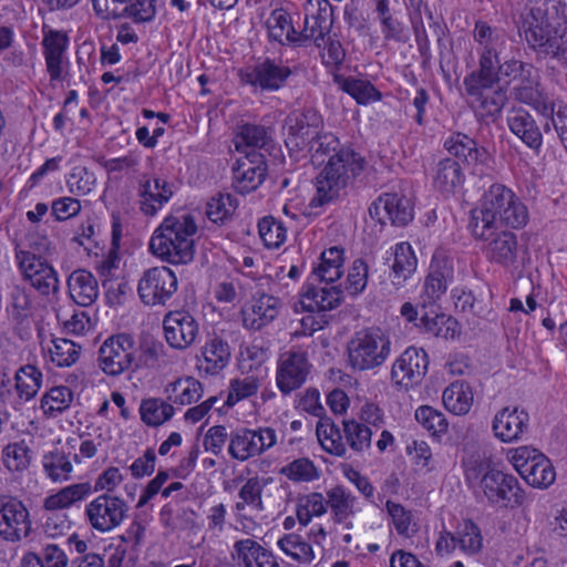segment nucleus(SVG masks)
<instances>
[{
  "instance_id": "6ab92c4d",
  "label": "nucleus",
  "mask_w": 567,
  "mask_h": 567,
  "mask_svg": "<svg viewBox=\"0 0 567 567\" xmlns=\"http://www.w3.org/2000/svg\"><path fill=\"white\" fill-rule=\"evenodd\" d=\"M30 529L29 512L17 497L0 494V537L19 542Z\"/></svg>"
},
{
  "instance_id": "dca6fc26",
  "label": "nucleus",
  "mask_w": 567,
  "mask_h": 567,
  "mask_svg": "<svg viewBox=\"0 0 567 567\" xmlns=\"http://www.w3.org/2000/svg\"><path fill=\"white\" fill-rule=\"evenodd\" d=\"M155 0H92L93 9L101 19L130 18L136 23L154 19Z\"/></svg>"
},
{
  "instance_id": "0e129e2a",
  "label": "nucleus",
  "mask_w": 567,
  "mask_h": 567,
  "mask_svg": "<svg viewBox=\"0 0 567 567\" xmlns=\"http://www.w3.org/2000/svg\"><path fill=\"white\" fill-rule=\"evenodd\" d=\"M238 497L240 498V502H237L235 505V509L237 512L244 511L246 506H249L257 512H261L264 509L262 486L257 477H251L246 481L239 489Z\"/></svg>"
},
{
  "instance_id": "473e14b6",
  "label": "nucleus",
  "mask_w": 567,
  "mask_h": 567,
  "mask_svg": "<svg viewBox=\"0 0 567 567\" xmlns=\"http://www.w3.org/2000/svg\"><path fill=\"white\" fill-rule=\"evenodd\" d=\"M203 359L199 360L198 368L204 371L206 374H217L230 361L231 350L229 343L219 336L209 337L203 349H202Z\"/></svg>"
},
{
  "instance_id": "7c9ffc66",
  "label": "nucleus",
  "mask_w": 567,
  "mask_h": 567,
  "mask_svg": "<svg viewBox=\"0 0 567 567\" xmlns=\"http://www.w3.org/2000/svg\"><path fill=\"white\" fill-rule=\"evenodd\" d=\"M453 272L452 260L443 252H435L424 282V293L430 300H436L445 293L449 282L453 279Z\"/></svg>"
},
{
  "instance_id": "bf43d9fd",
  "label": "nucleus",
  "mask_w": 567,
  "mask_h": 567,
  "mask_svg": "<svg viewBox=\"0 0 567 567\" xmlns=\"http://www.w3.org/2000/svg\"><path fill=\"white\" fill-rule=\"evenodd\" d=\"M278 546L286 555L298 563L309 564L315 558L311 545L302 540L297 534L285 535L278 540Z\"/></svg>"
},
{
  "instance_id": "ddd939ff",
  "label": "nucleus",
  "mask_w": 567,
  "mask_h": 567,
  "mask_svg": "<svg viewBox=\"0 0 567 567\" xmlns=\"http://www.w3.org/2000/svg\"><path fill=\"white\" fill-rule=\"evenodd\" d=\"M178 280L168 267H152L146 269L137 286L141 301L151 307L166 306L177 291Z\"/></svg>"
},
{
  "instance_id": "1a4fd4ad",
  "label": "nucleus",
  "mask_w": 567,
  "mask_h": 567,
  "mask_svg": "<svg viewBox=\"0 0 567 567\" xmlns=\"http://www.w3.org/2000/svg\"><path fill=\"white\" fill-rule=\"evenodd\" d=\"M137 346L134 338L127 333L111 336L104 340L97 352L99 368L107 375L117 377L130 370L136 363Z\"/></svg>"
},
{
  "instance_id": "cd10ccee",
  "label": "nucleus",
  "mask_w": 567,
  "mask_h": 567,
  "mask_svg": "<svg viewBox=\"0 0 567 567\" xmlns=\"http://www.w3.org/2000/svg\"><path fill=\"white\" fill-rule=\"evenodd\" d=\"M173 195V186L166 179L143 177L138 186L141 212L146 216H155Z\"/></svg>"
},
{
  "instance_id": "774afa93",
  "label": "nucleus",
  "mask_w": 567,
  "mask_h": 567,
  "mask_svg": "<svg viewBox=\"0 0 567 567\" xmlns=\"http://www.w3.org/2000/svg\"><path fill=\"white\" fill-rule=\"evenodd\" d=\"M543 58L556 60L561 66H567V27L553 31Z\"/></svg>"
},
{
  "instance_id": "0eeeda50",
  "label": "nucleus",
  "mask_w": 567,
  "mask_h": 567,
  "mask_svg": "<svg viewBox=\"0 0 567 567\" xmlns=\"http://www.w3.org/2000/svg\"><path fill=\"white\" fill-rule=\"evenodd\" d=\"M390 350V338L381 329L361 330L349 342V363L353 370H371L385 362Z\"/></svg>"
},
{
  "instance_id": "a878e982",
  "label": "nucleus",
  "mask_w": 567,
  "mask_h": 567,
  "mask_svg": "<svg viewBox=\"0 0 567 567\" xmlns=\"http://www.w3.org/2000/svg\"><path fill=\"white\" fill-rule=\"evenodd\" d=\"M508 130L525 146L538 154L543 146V133L535 117L523 106H513L506 116Z\"/></svg>"
},
{
  "instance_id": "423d86ee",
  "label": "nucleus",
  "mask_w": 567,
  "mask_h": 567,
  "mask_svg": "<svg viewBox=\"0 0 567 567\" xmlns=\"http://www.w3.org/2000/svg\"><path fill=\"white\" fill-rule=\"evenodd\" d=\"M534 65L515 58L501 61L495 66L497 80L489 91H483L482 95H467L468 105L475 112V115L481 120H495L497 118L507 103V91L499 85L503 79L507 84L516 82L526 72L530 71Z\"/></svg>"
},
{
  "instance_id": "4d7b16f0",
  "label": "nucleus",
  "mask_w": 567,
  "mask_h": 567,
  "mask_svg": "<svg viewBox=\"0 0 567 567\" xmlns=\"http://www.w3.org/2000/svg\"><path fill=\"white\" fill-rule=\"evenodd\" d=\"M4 466L11 472L24 471L31 462V450L24 441L9 443L2 450Z\"/></svg>"
},
{
  "instance_id": "58836bf2",
  "label": "nucleus",
  "mask_w": 567,
  "mask_h": 567,
  "mask_svg": "<svg viewBox=\"0 0 567 567\" xmlns=\"http://www.w3.org/2000/svg\"><path fill=\"white\" fill-rule=\"evenodd\" d=\"M465 176L461 165L446 157L437 162L434 168V186L443 194H453L463 186Z\"/></svg>"
},
{
  "instance_id": "a19ab883",
  "label": "nucleus",
  "mask_w": 567,
  "mask_h": 567,
  "mask_svg": "<svg viewBox=\"0 0 567 567\" xmlns=\"http://www.w3.org/2000/svg\"><path fill=\"white\" fill-rule=\"evenodd\" d=\"M347 147L348 146L340 143L339 138L333 133L322 132L320 130L305 152L309 154L313 165L320 166L324 165L333 154H339L340 150Z\"/></svg>"
},
{
  "instance_id": "13d9d810",
  "label": "nucleus",
  "mask_w": 567,
  "mask_h": 567,
  "mask_svg": "<svg viewBox=\"0 0 567 567\" xmlns=\"http://www.w3.org/2000/svg\"><path fill=\"white\" fill-rule=\"evenodd\" d=\"M327 512V501L321 493H310L299 498L296 515L302 526H307L312 516H322Z\"/></svg>"
},
{
  "instance_id": "c85d7f7f",
  "label": "nucleus",
  "mask_w": 567,
  "mask_h": 567,
  "mask_svg": "<svg viewBox=\"0 0 567 567\" xmlns=\"http://www.w3.org/2000/svg\"><path fill=\"white\" fill-rule=\"evenodd\" d=\"M280 308L281 301L277 297L261 293L243 311L244 326L251 330H260L278 317Z\"/></svg>"
},
{
  "instance_id": "72a5a7b5",
  "label": "nucleus",
  "mask_w": 567,
  "mask_h": 567,
  "mask_svg": "<svg viewBox=\"0 0 567 567\" xmlns=\"http://www.w3.org/2000/svg\"><path fill=\"white\" fill-rule=\"evenodd\" d=\"M71 299L81 307H89L97 299L99 284L92 272L74 270L66 280Z\"/></svg>"
},
{
  "instance_id": "864d4df0",
  "label": "nucleus",
  "mask_w": 567,
  "mask_h": 567,
  "mask_svg": "<svg viewBox=\"0 0 567 567\" xmlns=\"http://www.w3.org/2000/svg\"><path fill=\"white\" fill-rule=\"evenodd\" d=\"M169 386L172 392L169 399L181 405H188L198 401L204 393L202 383L192 377L178 379Z\"/></svg>"
},
{
  "instance_id": "f704fd0d",
  "label": "nucleus",
  "mask_w": 567,
  "mask_h": 567,
  "mask_svg": "<svg viewBox=\"0 0 567 567\" xmlns=\"http://www.w3.org/2000/svg\"><path fill=\"white\" fill-rule=\"evenodd\" d=\"M343 249L338 246L323 250L320 255V262L313 268L309 277L311 285L332 284L340 279L343 274Z\"/></svg>"
},
{
  "instance_id": "49530a36",
  "label": "nucleus",
  "mask_w": 567,
  "mask_h": 567,
  "mask_svg": "<svg viewBox=\"0 0 567 567\" xmlns=\"http://www.w3.org/2000/svg\"><path fill=\"white\" fill-rule=\"evenodd\" d=\"M174 412L173 405L157 398L144 399L140 405L142 421L153 427H157L171 420Z\"/></svg>"
},
{
  "instance_id": "412c9836",
  "label": "nucleus",
  "mask_w": 567,
  "mask_h": 567,
  "mask_svg": "<svg viewBox=\"0 0 567 567\" xmlns=\"http://www.w3.org/2000/svg\"><path fill=\"white\" fill-rule=\"evenodd\" d=\"M483 548L481 528L472 520H465L456 532H442L436 542V551L440 555L450 554L460 549L465 555L478 554Z\"/></svg>"
},
{
  "instance_id": "393cba45",
  "label": "nucleus",
  "mask_w": 567,
  "mask_h": 567,
  "mask_svg": "<svg viewBox=\"0 0 567 567\" xmlns=\"http://www.w3.org/2000/svg\"><path fill=\"white\" fill-rule=\"evenodd\" d=\"M444 147L451 155L473 167V174H483L484 167L491 161V154L484 146H480L475 140L460 132L447 137Z\"/></svg>"
},
{
  "instance_id": "f3484780",
  "label": "nucleus",
  "mask_w": 567,
  "mask_h": 567,
  "mask_svg": "<svg viewBox=\"0 0 567 567\" xmlns=\"http://www.w3.org/2000/svg\"><path fill=\"white\" fill-rule=\"evenodd\" d=\"M511 95L516 102L533 107L542 115L554 113V103L546 94L540 73L535 66L514 83Z\"/></svg>"
},
{
  "instance_id": "a211bd4d",
  "label": "nucleus",
  "mask_w": 567,
  "mask_h": 567,
  "mask_svg": "<svg viewBox=\"0 0 567 567\" xmlns=\"http://www.w3.org/2000/svg\"><path fill=\"white\" fill-rule=\"evenodd\" d=\"M371 219L380 224V229L386 219L394 226H405L413 219L411 200L401 194L385 193L369 207Z\"/></svg>"
},
{
  "instance_id": "c756f323",
  "label": "nucleus",
  "mask_w": 567,
  "mask_h": 567,
  "mask_svg": "<svg viewBox=\"0 0 567 567\" xmlns=\"http://www.w3.org/2000/svg\"><path fill=\"white\" fill-rule=\"evenodd\" d=\"M485 240L488 241L485 247V255L489 261L503 267H509L515 264L518 244L517 237L513 231L496 229L493 236Z\"/></svg>"
},
{
  "instance_id": "ea45409f",
  "label": "nucleus",
  "mask_w": 567,
  "mask_h": 567,
  "mask_svg": "<svg viewBox=\"0 0 567 567\" xmlns=\"http://www.w3.org/2000/svg\"><path fill=\"white\" fill-rule=\"evenodd\" d=\"M269 38L279 43H291L300 45V31L292 25L289 12L284 9H276L267 20Z\"/></svg>"
},
{
  "instance_id": "c9c22d12",
  "label": "nucleus",
  "mask_w": 567,
  "mask_h": 567,
  "mask_svg": "<svg viewBox=\"0 0 567 567\" xmlns=\"http://www.w3.org/2000/svg\"><path fill=\"white\" fill-rule=\"evenodd\" d=\"M343 300V290L340 286L315 287L309 280L302 293L301 306L309 311H328L337 308Z\"/></svg>"
},
{
  "instance_id": "5fc2aeb1",
  "label": "nucleus",
  "mask_w": 567,
  "mask_h": 567,
  "mask_svg": "<svg viewBox=\"0 0 567 567\" xmlns=\"http://www.w3.org/2000/svg\"><path fill=\"white\" fill-rule=\"evenodd\" d=\"M73 401V392L68 386H54L41 399V409L51 417L63 413Z\"/></svg>"
},
{
  "instance_id": "bb28decb",
  "label": "nucleus",
  "mask_w": 567,
  "mask_h": 567,
  "mask_svg": "<svg viewBox=\"0 0 567 567\" xmlns=\"http://www.w3.org/2000/svg\"><path fill=\"white\" fill-rule=\"evenodd\" d=\"M492 427L495 436L502 442H516L528 431L529 414L517 406H506L496 413Z\"/></svg>"
},
{
  "instance_id": "680f3d73",
  "label": "nucleus",
  "mask_w": 567,
  "mask_h": 567,
  "mask_svg": "<svg viewBox=\"0 0 567 567\" xmlns=\"http://www.w3.org/2000/svg\"><path fill=\"white\" fill-rule=\"evenodd\" d=\"M280 474L293 482H311L320 476L318 467L307 457L288 463L281 467Z\"/></svg>"
},
{
  "instance_id": "2eb2a0df",
  "label": "nucleus",
  "mask_w": 567,
  "mask_h": 567,
  "mask_svg": "<svg viewBox=\"0 0 567 567\" xmlns=\"http://www.w3.org/2000/svg\"><path fill=\"white\" fill-rule=\"evenodd\" d=\"M16 257L24 279L41 295L48 296L59 291L58 274L41 256L32 251L19 250Z\"/></svg>"
},
{
  "instance_id": "20e7f679",
  "label": "nucleus",
  "mask_w": 567,
  "mask_h": 567,
  "mask_svg": "<svg viewBox=\"0 0 567 567\" xmlns=\"http://www.w3.org/2000/svg\"><path fill=\"white\" fill-rule=\"evenodd\" d=\"M365 161L351 147L333 154L316 177L317 193L309 206L322 207L336 200L341 190L346 189L364 169Z\"/></svg>"
},
{
  "instance_id": "2f4dec72",
  "label": "nucleus",
  "mask_w": 567,
  "mask_h": 567,
  "mask_svg": "<svg viewBox=\"0 0 567 567\" xmlns=\"http://www.w3.org/2000/svg\"><path fill=\"white\" fill-rule=\"evenodd\" d=\"M68 42L66 34L54 30L48 32L42 40L43 55L51 81H60L62 79Z\"/></svg>"
},
{
  "instance_id": "3c124183",
  "label": "nucleus",
  "mask_w": 567,
  "mask_h": 567,
  "mask_svg": "<svg viewBox=\"0 0 567 567\" xmlns=\"http://www.w3.org/2000/svg\"><path fill=\"white\" fill-rule=\"evenodd\" d=\"M16 389L20 399L29 401L37 395L42 384L41 371L31 364L21 367L16 373Z\"/></svg>"
},
{
  "instance_id": "6e6552de",
  "label": "nucleus",
  "mask_w": 567,
  "mask_h": 567,
  "mask_svg": "<svg viewBox=\"0 0 567 567\" xmlns=\"http://www.w3.org/2000/svg\"><path fill=\"white\" fill-rule=\"evenodd\" d=\"M323 126L320 113L312 107L290 112L282 124L285 144L291 156L305 152Z\"/></svg>"
},
{
  "instance_id": "4468645a",
  "label": "nucleus",
  "mask_w": 567,
  "mask_h": 567,
  "mask_svg": "<svg viewBox=\"0 0 567 567\" xmlns=\"http://www.w3.org/2000/svg\"><path fill=\"white\" fill-rule=\"evenodd\" d=\"M277 442L276 431L271 427L258 430L237 429L229 436L228 453L237 461L244 462L260 455Z\"/></svg>"
},
{
  "instance_id": "9b49d317",
  "label": "nucleus",
  "mask_w": 567,
  "mask_h": 567,
  "mask_svg": "<svg viewBox=\"0 0 567 567\" xmlns=\"http://www.w3.org/2000/svg\"><path fill=\"white\" fill-rule=\"evenodd\" d=\"M130 506L123 498L109 493L101 494L85 505L84 515L89 525L109 533L118 527L128 516Z\"/></svg>"
},
{
  "instance_id": "4c0bfd02",
  "label": "nucleus",
  "mask_w": 567,
  "mask_h": 567,
  "mask_svg": "<svg viewBox=\"0 0 567 567\" xmlns=\"http://www.w3.org/2000/svg\"><path fill=\"white\" fill-rule=\"evenodd\" d=\"M272 142L270 127L259 124H244L238 127L235 146L238 152H251L266 148Z\"/></svg>"
},
{
  "instance_id": "39448f33",
  "label": "nucleus",
  "mask_w": 567,
  "mask_h": 567,
  "mask_svg": "<svg viewBox=\"0 0 567 567\" xmlns=\"http://www.w3.org/2000/svg\"><path fill=\"white\" fill-rule=\"evenodd\" d=\"M465 473L471 484L478 482V487L489 505L501 508H515L523 505L524 491L514 475L492 468L485 462L468 465Z\"/></svg>"
},
{
  "instance_id": "09e8293b",
  "label": "nucleus",
  "mask_w": 567,
  "mask_h": 567,
  "mask_svg": "<svg viewBox=\"0 0 567 567\" xmlns=\"http://www.w3.org/2000/svg\"><path fill=\"white\" fill-rule=\"evenodd\" d=\"M415 326L435 337L453 339L457 333L458 322L443 313L430 316L427 312H424L420 318V323H415Z\"/></svg>"
},
{
  "instance_id": "603ef678",
  "label": "nucleus",
  "mask_w": 567,
  "mask_h": 567,
  "mask_svg": "<svg viewBox=\"0 0 567 567\" xmlns=\"http://www.w3.org/2000/svg\"><path fill=\"white\" fill-rule=\"evenodd\" d=\"M342 425L346 443L352 451L362 453L370 449L372 431L365 423L343 420Z\"/></svg>"
},
{
  "instance_id": "aec40b11",
  "label": "nucleus",
  "mask_w": 567,
  "mask_h": 567,
  "mask_svg": "<svg viewBox=\"0 0 567 567\" xmlns=\"http://www.w3.org/2000/svg\"><path fill=\"white\" fill-rule=\"evenodd\" d=\"M427 369V353L422 348L409 347L393 363L391 380L395 385L413 386L421 383Z\"/></svg>"
},
{
  "instance_id": "f03ea898",
  "label": "nucleus",
  "mask_w": 567,
  "mask_h": 567,
  "mask_svg": "<svg viewBox=\"0 0 567 567\" xmlns=\"http://www.w3.org/2000/svg\"><path fill=\"white\" fill-rule=\"evenodd\" d=\"M197 224L190 214L168 215L154 230L150 243V251L174 265H185L195 255V235Z\"/></svg>"
},
{
  "instance_id": "b1692460",
  "label": "nucleus",
  "mask_w": 567,
  "mask_h": 567,
  "mask_svg": "<svg viewBox=\"0 0 567 567\" xmlns=\"http://www.w3.org/2000/svg\"><path fill=\"white\" fill-rule=\"evenodd\" d=\"M233 173L234 186L238 193L247 194L255 190L267 175L265 156L258 151L246 152L245 157L237 161Z\"/></svg>"
},
{
  "instance_id": "e2e57ef3",
  "label": "nucleus",
  "mask_w": 567,
  "mask_h": 567,
  "mask_svg": "<svg viewBox=\"0 0 567 567\" xmlns=\"http://www.w3.org/2000/svg\"><path fill=\"white\" fill-rule=\"evenodd\" d=\"M258 231L268 248H278L286 240V227L272 216H266L259 220Z\"/></svg>"
},
{
  "instance_id": "79ce46f5",
  "label": "nucleus",
  "mask_w": 567,
  "mask_h": 567,
  "mask_svg": "<svg viewBox=\"0 0 567 567\" xmlns=\"http://www.w3.org/2000/svg\"><path fill=\"white\" fill-rule=\"evenodd\" d=\"M442 400L447 411L455 415H465L473 404V392L468 383L455 381L443 391Z\"/></svg>"
},
{
  "instance_id": "338daca9",
  "label": "nucleus",
  "mask_w": 567,
  "mask_h": 567,
  "mask_svg": "<svg viewBox=\"0 0 567 567\" xmlns=\"http://www.w3.org/2000/svg\"><path fill=\"white\" fill-rule=\"evenodd\" d=\"M341 87L360 104L381 99V94L369 81L348 78L343 80Z\"/></svg>"
},
{
  "instance_id": "69168bd1",
  "label": "nucleus",
  "mask_w": 567,
  "mask_h": 567,
  "mask_svg": "<svg viewBox=\"0 0 567 567\" xmlns=\"http://www.w3.org/2000/svg\"><path fill=\"white\" fill-rule=\"evenodd\" d=\"M415 420L434 436H440L447 431L449 423L445 415L430 405L417 408Z\"/></svg>"
},
{
  "instance_id": "9d476101",
  "label": "nucleus",
  "mask_w": 567,
  "mask_h": 567,
  "mask_svg": "<svg viewBox=\"0 0 567 567\" xmlns=\"http://www.w3.org/2000/svg\"><path fill=\"white\" fill-rule=\"evenodd\" d=\"M509 453L513 466L528 485L547 488L555 482L556 472L554 466L538 450L530 446H519Z\"/></svg>"
},
{
  "instance_id": "052dcab7",
  "label": "nucleus",
  "mask_w": 567,
  "mask_h": 567,
  "mask_svg": "<svg viewBox=\"0 0 567 567\" xmlns=\"http://www.w3.org/2000/svg\"><path fill=\"white\" fill-rule=\"evenodd\" d=\"M53 346L49 349L52 362L58 367H71L79 357L81 347L65 338H56L52 341Z\"/></svg>"
},
{
  "instance_id": "f8f14e48",
  "label": "nucleus",
  "mask_w": 567,
  "mask_h": 567,
  "mask_svg": "<svg viewBox=\"0 0 567 567\" xmlns=\"http://www.w3.org/2000/svg\"><path fill=\"white\" fill-rule=\"evenodd\" d=\"M295 71L281 60L266 58L252 66L241 70L243 83L260 92H277L285 87Z\"/></svg>"
},
{
  "instance_id": "4be33fe9",
  "label": "nucleus",
  "mask_w": 567,
  "mask_h": 567,
  "mask_svg": "<svg viewBox=\"0 0 567 567\" xmlns=\"http://www.w3.org/2000/svg\"><path fill=\"white\" fill-rule=\"evenodd\" d=\"M163 329L168 346L177 350L189 348L199 333L197 320L186 311L167 313L163 320Z\"/></svg>"
},
{
  "instance_id": "5701e85b",
  "label": "nucleus",
  "mask_w": 567,
  "mask_h": 567,
  "mask_svg": "<svg viewBox=\"0 0 567 567\" xmlns=\"http://www.w3.org/2000/svg\"><path fill=\"white\" fill-rule=\"evenodd\" d=\"M310 364L307 354L301 351H288L278 362L276 381L278 389L284 394H289L299 389L307 380Z\"/></svg>"
},
{
  "instance_id": "37998d69",
  "label": "nucleus",
  "mask_w": 567,
  "mask_h": 567,
  "mask_svg": "<svg viewBox=\"0 0 567 567\" xmlns=\"http://www.w3.org/2000/svg\"><path fill=\"white\" fill-rule=\"evenodd\" d=\"M316 434L322 449L331 455L346 457L347 446L342 441L340 429L329 417H321L316 426Z\"/></svg>"
},
{
  "instance_id": "e433bc0d",
  "label": "nucleus",
  "mask_w": 567,
  "mask_h": 567,
  "mask_svg": "<svg viewBox=\"0 0 567 567\" xmlns=\"http://www.w3.org/2000/svg\"><path fill=\"white\" fill-rule=\"evenodd\" d=\"M92 493L94 488L90 482L71 484L45 497L43 507L47 511L65 509L86 499Z\"/></svg>"
},
{
  "instance_id": "6e6d98bb",
  "label": "nucleus",
  "mask_w": 567,
  "mask_h": 567,
  "mask_svg": "<svg viewBox=\"0 0 567 567\" xmlns=\"http://www.w3.org/2000/svg\"><path fill=\"white\" fill-rule=\"evenodd\" d=\"M236 207V199L230 194H218L207 203L206 215L212 223L224 225L231 219Z\"/></svg>"
},
{
  "instance_id": "8fccbe9b",
  "label": "nucleus",
  "mask_w": 567,
  "mask_h": 567,
  "mask_svg": "<svg viewBox=\"0 0 567 567\" xmlns=\"http://www.w3.org/2000/svg\"><path fill=\"white\" fill-rule=\"evenodd\" d=\"M327 505L330 506L332 518L337 524L343 523L353 515L355 497L342 486H334L327 492Z\"/></svg>"
},
{
  "instance_id": "f257e3e1",
  "label": "nucleus",
  "mask_w": 567,
  "mask_h": 567,
  "mask_svg": "<svg viewBox=\"0 0 567 567\" xmlns=\"http://www.w3.org/2000/svg\"><path fill=\"white\" fill-rule=\"evenodd\" d=\"M528 213L516 194L503 184H493L482 196L481 206L472 210L470 228L475 238L488 239L502 226L520 228Z\"/></svg>"
},
{
  "instance_id": "de8ad7c7",
  "label": "nucleus",
  "mask_w": 567,
  "mask_h": 567,
  "mask_svg": "<svg viewBox=\"0 0 567 567\" xmlns=\"http://www.w3.org/2000/svg\"><path fill=\"white\" fill-rule=\"evenodd\" d=\"M42 464L45 474L54 483L68 481L73 471L70 456L60 450L44 454Z\"/></svg>"
},
{
  "instance_id": "7ed1b4c3",
  "label": "nucleus",
  "mask_w": 567,
  "mask_h": 567,
  "mask_svg": "<svg viewBox=\"0 0 567 567\" xmlns=\"http://www.w3.org/2000/svg\"><path fill=\"white\" fill-rule=\"evenodd\" d=\"M472 35L477 44L478 68L464 78L463 85L466 95L480 94L481 96L483 91H489L488 89L497 80L495 66L499 62V53L506 42V31L478 20L475 22Z\"/></svg>"
},
{
  "instance_id": "c03bdc74",
  "label": "nucleus",
  "mask_w": 567,
  "mask_h": 567,
  "mask_svg": "<svg viewBox=\"0 0 567 567\" xmlns=\"http://www.w3.org/2000/svg\"><path fill=\"white\" fill-rule=\"evenodd\" d=\"M333 19L306 13L303 29L300 31V45L313 42L317 48L326 44V38L331 33Z\"/></svg>"
},
{
  "instance_id": "a18cd8bd",
  "label": "nucleus",
  "mask_w": 567,
  "mask_h": 567,
  "mask_svg": "<svg viewBox=\"0 0 567 567\" xmlns=\"http://www.w3.org/2000/svg\"><path fill=\"white\" fill-rule=\"evenodd\" d=\"M416 257L408 243H399L394 248V261L392 265L394 285H402L416 269Z\"/></svg>"
}]
</instances>
